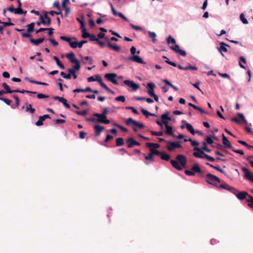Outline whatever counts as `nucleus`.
Listing matches in <instances>:
<instances>
[{"mask_svg": "<svg viewBox=\"0 0 253 253\" xmlns=\"http://www.w3.org/2000/svg\"><path fill=\"white\" fill-rule=\"evenodd\" d=\"M127 126L131 127L133 131L136 132L138 129L144 127V125L138 122L133 120L131 118H127Z\"/></svg>", "mask_w": 253, "mask_h": 253, "instance_id": "f257e3e1", "label": "nucleus"}, {"mask_svg": "<svg viewBox=\"0 0 253 253\" xmlns=\"http://www.w3.org/2000/svg\"><path fill=\"white\" fill-rule=\"evenodd\" d=\"M67 58L70 61L71 63H75L74 67L77 71H79L81 68L80 64L79 61L75 58V55L74 53L71 52L66 55Z\"/></svg>", "mask_w": 253, "mask_h": 253, "instance_id": "f03ea898", "label": "nucleus"}, {"mask_svg": "<svg viewBox=\"0 0 253 253\" xmlns=\"http://www.w3.org/2000/svg\"><path fill=\"white\" fill-rule=\"evenodd\" d=\"M2 86L3 87V88L5 90H7V92H8L9 93H14V92H19V93H24L25 92L33 93V94L37 93V92H35V91H28V90H24V89H22V90H20L18 89L11 90L9 86L5 83H3L2 84Z\"/></svg>", "mask_w": 253, "mask_h": 253, "instance_id": "7ed1b4c3", "label": "nucleus"}, {"mask_svg": "<svg viewBox=\"0 0 253 253\" xmlns=\"http://www.w3.org/2000/svg\"><path fill=\"white\" fill-rule=\"evenodd\" d=\"M206 181L211 185H215L214 182H220V179L211 173H208L206 175Z\"/></svg>", "mask_w": 253, "mask_h": 253, "instance_id": "20e7f679", "label": "nucleus"}, {"mask_svg": "<svg viewBox=\"0 0 253 253\" xmlns=\"http://www.w3.org/2000/svg\"><path fill=\"white\" fill-rule=\"evenodd\" d=\"M168 145H167V148L169 151H172L176 148L181 147V145L179 144V142H172V141H167Z\"/></svg>", "mask_w": 253, "mask_h": 253, "instance_id": "39448f33", "label": "nucleus"}, {"mask_svg": "<svg viewBox=\"0 0 253 253\" xmlns=\"http://www.w3.org/2000/svg\"><path fill=\"white\" fill-rule=\"evenodd\" d=\"M93 116L97 118V119H96L97 122L99 123L105 124H109L110 123V121L107 119L106 116H104L103 115L98 113H94L93 114Z\"/></svg>", "mask_w": 253, "mask_h": 253, "instance_id": "423d86ee", "label": "nucleus"}, {"mask_svg": "<svg viewBox=\"0 0 253 253\" xmlns=\"http://www.w3.org/2000/svg\"><path fill=\"white\" fill-rule=\"evenodd\" d=\"M35 23L32 22L30 24L27 25V31L28 33H22V36L23 38H31L32 37V35L30 34V33L32 32L34 29Z\"/></svg>", "mask_w": 253, "mask_h": 253, "instance_id": "0eeeda50", "label": "nucleus"}, {"mask_svg": "<svg viewBox=\"0 0 253 253\" xmlns=\"http://www.w3.org/2000/svg\"><path fill=\"white\" fill-rule=\"evenodd\" d=\"M117 74L115 73H107L105 74V78L109 81L112 82L114 84H118V82L116 79Z\"/></svg>", "mask_w": 253, "mask_h": 253, "instance_id": "6e6552de", "label": "nucleus"}, {"mask_svg": "<svg viewBox=\"0 0 253 253\" xmlns=\"http://www.w3.org/2000/svg\"><path fill=\"white\" fill-rule=\"evenodd\" d=\"M127 60L142 64H146V63L143 61V59L137 55H132L127 57Z\"/></svg>", "mask_w": 253, "mask_h": 253, "instance_id": "1a4fd4ad", "label": "nucleus"}, {"mask_svg": "<svg viewBox=\"0 0 253 253\" xmlns=\"http://www.w3.org/2000/svg\"><path fill=\"white\" fill-rule=\"evenodd\" d=\"M242 170L245 173V177L246 178L251 181L253 183V174L249 170V169L245 168L242 167Z\"/></svg>", "mask_w": 253, "mask_h": 253, "instance_id": "9d476101", "label": "nucleus"}, {"mask_svg": "<svg viewBox=\"0 0 253 253\" xmlns=\"http://www.w3.org/2000/svg\"><path fill=\"white\" fill-rule=\"evenodd\" d=\"M155 87L156 85L155 84L152 82L148 83L147 84V88H148L147 93L150 96H152L155 94L154 88Z\"/></svg>", "mask_w": 253, "mask_h": 253, "instance_id": "9b49d317", "label": "nucleus"}, {"mask_svg": "<svg viewBox=\"0 0 253 253\" xmlns=\"http://www.w3.org/2000/svg\"><path fill=\"white\" fill-rule=\"evenodd\" d=\"M176 159L180 163V165L183 168L186 166L187 160L185 156L182 155H177Z\"/></svg>", "mask_w": 253, "mask_h": 253, "instance_id": "f8f14e48", "label": "nucleus"}, {"mask_svg": "<svg viewBox=\"0 0 253 253\" xmlns=\"http://www.w3.org/2000/svg\"><path fill=\"white\" fill-rule=\"evenodd\" d=\"M170 48L174 50L175 52L178 53L180 55L185 56L186 55V52L185 51L180 49L179 46L175 43L174 46H170Z\"/></svg>", "mask_w": 253, "mask_h": 253, "instance_id": "ddd939ff", "label": "nucleus"}, {"mask_svg": "<svg viewBox=\"0 0 253 253\" xmlns=\"http://www.w3.org/2000/svg\"><path fill=\"white\" fill-rule=\"evenodd\" d=\"M194 150L197 151V152L193 153V156L194 157L201 159L204 158V155L205 153L200 148L194 147Z\"/></svg>", "mask_w": 253, "mask_h": 253, "instance_id": "4468645a", "label": "nucleus"}, {"mask_svg": "<svg viewBox=\"0 0 253 253\" xmlns=\"http://www.w3.org/2000/svg\"><path fill=\"white\" fill-rule=\"evenodd\" d=\"M127 86L131 88L132 91H135L140 87V85L138 84L129 80H127Z\"/></svg>", "mask_w": 253, "mask_h": 253, "instance_id": "2eb2a0df", "label": "nucleus"}, {"mask_svg": "<svg viewBox=\"0 0 253 253\" xmlns=\"http://www.w3.org/2000/svg\"><path fill=\"white\" fill-rule=\"evenodd\" d=\"M223 144L224 146V147L226 148H230L232 150H233V147L228 140L227 138L224 135V134H222Z\"/></svg>", "mask_w": 253, "mask_h": 253, "instance_id": "dca6fc26", "label": "nucleus"}, {"mask_svg": "<svg viewBox=\"0 0 253 253\" xmlns=\"http://www.w3.org/2000/svg\"><path fill=\"white\" fill-rule=\"evenodd\" d=\"M50 118L49 115L46 114L42 116H40L38 121L36 123V125L37 126H41L43 125V121L46 119Z\"/></svg>", "mask_w": 253, "mask_h": 253, "instance_id": "f3484780", "label": "nucleus"}, {"mask_svg": "<svg viewBox=\"0 0 253 253\" xmlns=\"http://www.w3.org/2000/svg\"><path fill=\"white\" fill-rule=\"evenodd\" d=\"M94 135L95 136H98L101 131L105 129V127L98 125H95L94 126Z\"/></svg>", "mask_w": 253, "mask_h": 253, "instance_id": "a211bd4d", "label": "nucleus"}, {"mask_svg": "<svg viewBox=\"0 0 253 253\" xmlns=\"http://www.w3.org/2000/svg\"><path fill=\"white\" fill-rule=\"evenodd\" d=\"M226 46H228L226 43H224V42H221L220 43V46L219 48H218V51L220 52L223 56L224 55L222 52H226L227 51V48H226Z\"/></svg>", "mask_w": 253, "mask_h": 253, "instance_id": "6ab92c4d", "label": "nucleus"}, {"mask_svg": "<svg viewBox=\"0 0 253 253\" xmlns=\"http://www.w3.org/2000/svg\"><path fill=\"white\" fill-rule=\"evenodd\" d=\"M182 123L185 125L186 128L189 132H190L191 133H192L193 135L195 134V130L191 124L187 123L186 121L184 120L182 121Z\"/></svg>", "mask_w": 253, "mask_h": 253, "instance_id": "aec40b11", "label": "nucleus"}, {"mask_svg": "<svg viewBox=\"0 0 253 253\" xmlns=\"http://www.w3.org/2000/svg\"><path fill=\"white\" fill-rule=\"evenodd\" d=\"M30 42L32 43L33 44H34L35 45H39L40 43H41L44 40V39L43 38H40V39H38L37 40H34V39L32 38V37L30 38Z\"/></svg>", "mask_w": 253, "mask_h": 253, "instance_id": "412c9836", "label": "nucleus"}, {"mask_svg": "<svg viewBox=\"0 0 253 253\" xmlns=\"http://www.w3.org/2000/svg\"><path fill=\"white\" fill-rule=\"evenodd\" d=\"M219 187L223 189H227L228 191H230L233 193H234L237 191V190L235 189L234 187L230 186L227 184H220L219 185Z\"/></svg>", "mask_w": 253, "mask_h": 253, "instance_id": "4be33fe9", "label": "nucleus"}, {"mask_svg": "<svg viewBox=\"0 0 253 253\" xmlns=\"http://www.w3.org/2000/svg\"><path fill=\"white\" fill-rule=\"evenodd\" d=\"M170 163L175 169H177V170H180L182 169V167L181 165H180L178 163V162L176 161L171 160H170Z\"/></svg>", "mask_w": 253, "mask_h": 253, "instance_id": "5701e85b", "label": "nucleus"}, {"mask_svg": "<svg viewBox=\"0 0 253 253\" xmlns=\"http://www.w3.org/2000/svg\"><path fill=\"white\" fill-rule=\"evenodd\" d=\"M236 197L239 200H244L246 198L247 196H249L247 192H246L245 191L240 192L239 193H238L237 194H236Z\"/></svg>", "mask_w": 253, "mask_h": 253, "instance_id": "b1692460", "label": "nucleus"}, {"mask_svg": "<svg viewBox=\"0 0 253 253\" xmlns=\"http://www.w3.org/2000/svg\"><path fill=\"white\" fill-rule=\"evenodd\" d=\"M95 81H97L103 88H108V86L102 82L101 78L99 75L95 76Z\"/></svg>", "mask_w": 253, "mask_h": 253, "instance_id": "393cba45", "label": "nucleus"}, {"mask_svg": "<svg viewBox=\"0 0 253 253\" xmlns=\"http://www.w3.org/2000/svg\"><path fill=\"white\" fill-rule=\"evenodd\" d=\"M192 170L195 173H202V170L198 164H195L192 168Z\"/></svg>", "mask_w": 253, "mask_h": 253, "instance_id": "a878e982", "label": "nucleus"}, {"mask_svg": "<svg viewBox=\"0 0 253 253\" xmlns=\"http://www.w3.org/2000/svg\"><path fill=\"white\" fill-rule=\"evenodd\" d=\"M136 141L132 138H127V147H132L135 145Z\"/></svg>", "mask_w": 253, "mask_h": 253, "instance_id": "bb28decb", "label": "nucleus"}, {"mask_svg": "<svg viewBox=\"0 0 253 253\" xmlns=\"http://www.w3.org/2000/svg\"><path fill=\"white\" fill-rule=\"evenodd\" d=\"M166 130L165 132L169 135L172 136L173 137H175V135L173 133L172 131V127L170 126H168L166 127Z\"/></svg>", "mask_w": 253, "mask_h": 253, "instance_id": "cd10ccee", "label": "nucleus"}, {"mask_svg": "<svg viewBox=\"0 0 253 253\" xmlns=\"http://www.w3.org/2000/svg\"><path fill=\"white\" fill-rule=\"evenodd\" d=\"M160 155L161 156V159H162L163 160L168 161L170 159L169 155L165 153V152H161Z\"/></svg>", "mask_w": 253, "mask_h": 253, "instance_id": "c85d7f7f", "label": "nucleus"}, {"mask_svg": "<svg viewBox=\"0 0 253 253\" xmlns=\"http://www.w3.org/2000/svg\"><path fill=\"white\" fill-rule=\"evenodd\" d=\"M146 146L148 148H152L155 149L159 148L160 146L159 144L153 143H147Z\"/></svg>", "mask_w": 253, "mask_h": 253, "instance_id": "c756f323", "label": "nucleus"}, {"mask_svg": "<svg viewBox=\"0 0 253 253\" xmlns=\"http://www.w3.org/2000/svg\"><path fill=\"white\" fill-rule=\"evenodd\" d=\"M141 111L142 113L146 117H148L149 116H155V115L154 114L149 112L147 110L142 108L141 109Z\"/></svg>", "mask_w": 253, "mask_h": 253, "instance_id": "7c9ffc66", "label": "nucleus"}, {"mask_svg": "<svg viewBox=\"0 0 253 253\" xmlns=\"http://www.w3.org/2000/svg\"><path fill=\"white\" fill-rule=\"evenodd\" d=\"M26 110L27 112H30L31 114H33L35 112V109L34 108H32V105L29 104H26Z\"/></svg>", "mask_w": 253, "mask_h": 253, "instance_id": "2f4dec72", "label": "nucleus"}, {"mask_svg": "<svg viewBox=\"0 0 253 253\" xmlns=\"http://www.w3.org/2000/svg\"><path fill=\"white\" fill-rule=\"evenodd\" d=\"M148 35L149 38H152V41L153 42H155L156 41V37L157 36L156 34L154 32H148Z\"/></svg>", "mask_w": 253, "mask_h": 253, "instance_id": "473e14b6", "label": "nucleus"}, {"mask_svg": "<svg viewBox=\"0 0 253 253\" xmlns=\"http://www.w3.org/2000/svg\"><path fill=\"white\" fill-rule=\"evenodd\" d=\"M53 59L55 60L57 65L59 67H60L62 69H64L65 68L64 65L60 61L59 58L57 56H54Z\"/></svg>", "mask_w": 253, "mask_h": 253, "instance_id": "72a5a7b5", "label": "nucleus"}, {"mask_svg": "<svg viewBox=\"0 0 253 253\" xmlns=\"http://www.w3.org/2000/svg\"><path fill=\"white\" fill-rule=\"evenodd\" d=\"M107 45L109 47L112 48L113 49H114V50H115L116 51H119L120 49V48L118 46H117V45H113L110 42H108L107 43Z\"/></svg>", "mask_w": 253, "mask_h": 253, "instance_id": "f704fd0d", "label": "nucleus"}, {"mask_svg": "<svg viewBox=\"0 0 253 253\" xmlns=\"http://www.w3.org/2000/svg\"><path fill=\"white\" fill-rule=\"evenodd\" d=\"M83 34L82 37L84 39L89 38L90 37V34L86 32V30L85 27L82 29Z\"/></svg>", "mask_w": 253, "mask_h": 253, "instance_id": "c9c22d12", "label": "nucleus"}, {"mask_svg": "<svg viewBox=\"0 0 253 253\" xmlns=\"http://www.w3.org/2000/svg\"><path fill=\"white\" fill-rule=\"evenodd\" d=\"M124 144V140L121 137H119L116 139V146H121Z\"/></svg>", "mask_w": 253, "mask_h": 253, "instance_id": "e433bc0d", "label": "nucleus"}, {"mask_svg": "<svg viewBox=\"0 0 253 253\" xmlns=\"http://www.w3.org/2000/svg\"><path fill=\"white\" fill-rule=\"evenodd\" d=\"M169 112H167L161 115L162 120H170L171 118L169 116Z\"/></svg>", "mask_w": 253, "mask_h": 253, "instance_id": "4c0bfd02", "label": "nucleus"}, {"mask_svg": "<svg viewBox=\"0 0 253 253\" xmlns=\"http://www.w3.org/2000/svg\"><path fill=\"white\" fill-rule=\"evenodd\" d=\"M29 82L32 84H40V85H48V84L46 83L41 82H39V81H36L29 80Z\"/></svg>", "mask_w": 253, "mask_h": 253, "instance_id": "58836bf2", "label": "nucleus"}, {"mask_svg": "<svg viewBox=\"0 0 253 253\" xmlns=\"http://www.w3.org/2000/svg\"><path fill=\"white\" fill-rule=\"evenodd\" d=\"M249 199H247L248 202V206L250 208L253 209V197L252 196H248Z\"/></svg>", "mask_w": 253, "mask_h": 253, "instance_id": "ea45409f", "label": "nucleus"}, {"mask_svg": "<svg viewBox=\"0 0 253 253\" xmlns=\"http://www.w3.org/2000/svg\"><path fill=\"white\" fill-rule=\"evenodd\" d=\"M26 11L24 12L23 9L21 8V7H18L17 8H15V13L17 14H26Z\"/></svg>", "mask_w": 253, "mask_h": 253, "instance_id": "a19ab883", "label": "nucleus"}, {"mask_svg": "<svg viewBox=\"0 0 253 253\" xmlns=\"http://www.w3.org/2000/svg\"><path fill=\"white\" fill-rule=\"evenodd\" d=\"M150 154L153 156L154 155H160L161 152L159 151L158 150L153 149L152 148H150Z\"/></svg>", "mask_w": 253, "mask_h": 253, "instance_id": "79ce46f5", "label": "nucleus"}, {"mask_svg": "<svg viewBox=\"0 0 253 253\" xmlns=\"http://www.w3.org/2000/svg\"><path fill=\"white\" fill-rule=\"evenodd\" d=\"M167 42L168 44H175L176 42L174 38H173L171 36H169L168 37V38L167 39Z\"/></svg>", "mask_w": 253, "mask_h": 253, "instance_id": "37998d69", "label": "nucleus"}, {"mask_svg": "<svg viewBox=\"0 0 253 253\" xmlns=\"http://www.w3.org/2000/svg\"><path fill=\"white\" fill-rule=\"evenodd\" d=\"M82 59H83V62L84 64L86 63V62L85 61H85L88 60L89 64L90 65H91L93 63V61L92 60V58L89 56H85V57H82Z\"/></svg>", "mask_w": 253, "mask_h": 253, "instance_id": "c03bdc74", "label": "nucleus"}, {"mask_svg": "<svg viewBox=\"0 0 253 253\" xmlns=\"http://www.w3.org/2000/svg\"><path fill=\"white\" fill-rule=\"evenodd\" d=\"M203 147L200 148L203 151H205L207 152L210 153L211 152V150L209 149L207 146V143L205 142H203Z\"/></svg>", "mask_w": 253, "mask_h": 253, "instance_id": "a18cd8bd", "label": "nucleus"}, {"mask_svg": "<svg viewBox=\"0 0 253 253\" xmlns=\"http://www.w3.org/2000/svg\"><path fill=\"white\" fill-rule=\"evenodd\" d=\"M206 143L207 144H211V146L214 143L212 139V136H208L206 138Z\"/></svg>", "mask_w": 253, "mask_h": 253, "instance_id": "49530a36", "label": "nucleus"}, {"mask_svg": "<svg viewBox=\"0 0 253 253\" xmlns=\"http://www.w3.org/2000/svg\"><path fill=\"white\" fill-rule=\"evenodd\" d=\"M240 18L241 21L244 24H247L248 23V21L246 18H245L244 14L243 13H241L240 15Z\"/></svg>", "mask_w": 253, "mask_h": 253, "instance_id": "de8ad7c7", "label": "nucleus"}, {"mask_svg": "<svg viewBox=\"0 0 253 253\" xmlns=\"http://www.w3.org/2000/svg\"><path fill=\"white\" fill-rule=\"evenodd\" d=\"M0 100L3 101L5 103H6L8 105H10L12 102V100L4 97H0Z\"/></svg>", "mask_w": 253, "mask_h": 253, "instance_id": "09e8293b", "label": "nucleus"}, {"mask_svg": "<svg viewBox=\"0 0 253 253\" xmlns=\"http://www.w3.org/2000/svg\"><path fill=\"white\" fill-rule=\"evenodd\" d=\"M130 51L132 55H135V53H136L138 54L140 52L139 50L136 51V49L134 46H132L130 49Z\"/></svg>", "mask_w": 253, "mask_h": 253, "instance_id": "8fccbe9b", "label": "nucleus"}, {"mask_svg": "<svg viewBox=\"0 0 253 253\" xmlns=\"http://www.w3.org/2000/svg\"><path fill=\"white\" fill-rule=\"evenodd\" d=\"M60 39L63 41H65L68 42L70 43L72 41V39L70 37H66V36H60Z\"/></svg>", "mask_w": 253, "mask_h": 253, "instance_id": "3c124183", "label": "nucleus"}, {"mask_svg": "<svg viewBox=\"0 0 253 253\" xmlns=\"http://www.w3.org/2000/svg\"><path fill=\"white\" fill-rule=\"evenodd\" d=\"M212 148H217L218 149L222 150L223 146L219 143H214L211 146Z\"/></svg>", "mask_w": 253, "mask_h": 253, "instance_id": "603ef678", "label": "nucleus"}, {"mask_svg": "<svg viewBox=\"0 0 253 253\" xmlns=\"http://www.w3.org/2000/svg\"><path fill=\"white\" fill-rule=\"evenodd\" d=\"M150 132L152 135H155V136H162L163 135V132L162 131L156 132V131L151 130Z\"/></svg>", "mask_w": 253, "mask_h": 253, "instance_id": "864d4df0", "label": "nucleus"}, {"mask_svg": "<svg viewBox=\"0 0 253 253\" xmlns=\"http://www.w3.org/2000/svg\"><path fill=\"white\" fill-rule=\"evenodd\" d=\"M70 45L71 46V47H72L73 48H77V47H79V42H78L77 41H75V42L71 41V42L70 43Z\"/></svg>", "mask_w": 253, "mask_h": 253, "instance_id": "5fc2aeb1", "label": "nucleus"}, {"mask_svg": "<svg viewBox=\"0 0 253 253\" xmlns=\"http://www.w3.org/2000/svg\"><path fill=\"white\" fill-rule=\"evenodd\" d=\"M60 75L63 78H65L66 79H68V80H69V79H71V76H70V75H68V74H66L65 73H64V72H60Z\"/></svg>", "mask_w": 253, "mask_h": 253, "instance_id": "6e6d98bb", "label": "nucleus"}, {"mask_svg": "<svg viewBox=\"0 0 253 253\" xmlns=\"http://www.w3.org/2000/svg\"><path fill=\"white\" fill-rule=\"evenodd\" d=\"M74 112L77 115L81 116H85L87 113V111L86 110H84L83 111H75Z\"/></svg>", "mask_w": 253, "mask_h": 253, "instance_id": "4d7b16f0", "label": "nucleus"}, {"mask_svg": "<svg viewBox=\"0 0 253 253\" xmlns=\"http://www.w3.org/2000/svg\"><path fill=\"white\" fill-rule=\"evenodd\" d=\"M204 158L207 159L208 160L211 162H214L215 161V158L212 157H211L206 154L204 155Z\"/></svg>", "mask_w": 253, "mask_h": 253, "instance_id": "13d9d810", "label": "nucleus"}, {"mask_svg": "<svg viewBox=\"0 0 253 253\" xmlns=\"http://www.w3.org/2000/svg\"><path fill=\"white\" fill-rule=\"evenodd\" d=\"M198 68L195 66H193L189 64L187 66L184 67V70H197Z\"/></svg>", "mask_w": 253, "mask_h": 253, "instance_id": "bf43d9fd", "label": "nucleus"}, {"mask_svg": "<svg viewBox=\"0 0 253 253\" xmlns=\"http://www.w3.org/2000/svg\"><path fill=\"white\" fill-rule=\"evenodd\" d=\"M76 71H78L76 69H75V68L73 67V68H70L68 69V75H70V76H71L75 74Z\"/></svg>", "mask_w": 253, "mask_h": 253, "instance_id": "052dcab7", "label": "nucleus"}, {"mask_svg": "<svg viewBox=\"0 0 253 253\" xmlns=\"http://www.w3.org/2000/svg\"><path fill=\"white\" fill-rule=\"evenodd\" d=\"M189 141L191 142V145L193 146H195V147H196V146L199 145V143L195 140H193L191 138L188 139Z\"/></svg>", "mask_w": 253, "mask_h": 253, "instance_id": "680f3d73", "label": "nucleus"}, {"mask_svg": "<svg viewBox=\"0 0 253 253\" xmlns=\"http://www.w3.org/2000/svg\"><path fill=\"white\" fill-rule=\"evenodd\" d=\"M185 173L189 176H194L195 175V172L193 171V170H185Z\"/></svg>", "mask_w": 253, "mask_h": 253, "instance_id": "e2e57ef3", "label": "nucleus"}, {"mask_svg": "<svg viewBox=\"0 0 253 253\" xmlns=\"http://www.w3.org/2000/svg\"><path fill=\"white\" fill-rule=\"evenodd\" d=\"M116 100L118 101L125 102L126 100L125 97L124 96H119L116 98Z\"/></svg>", "mask_w": 253, "mask_h": 253, "instance_id": "0e129e2a", "label": "nucleus"}, {"mask_svg": "<svg viewBox=\"0 0 253 253\" xmlns=\"http://www.w3.org/2000/svg\"><path fill=\"white\" fill-rule=\"evenodd\" d=\"M145 159L146 160H150V161H152V162L154 161L153 156L150 153L148 155L145 156Z\"/></svg>", "mask_w": 253, "mask_h": 253, "instance_id": "69168bd1", "label": "nucleus"}, {"mask_svg": "<svg viewBox=\"0 0 253 253\" xmlns=\"http://www.w3.org/2000/svg\"><path fill=\"white\" fill-rule=\"evenodd\" d=\"M48 95H45V94H43L42 93H39L37 95V98L38 99H42V98H48Z\"/></svg>", "mask_w": 253, "mask_h": 253, "instance_id": "338daca9", "label": "nucleus"}, {"mask_svg": "<svg viewBox=\"0 0 253 253\" xmlns=\"http://www.w3.org/2000/svg\"><path fill=\"white\" fill-rule=\"evenodd\" d=\"M89 40L91 41H96L97 42L98 39L96 38L95 36L93 34H90V37H89Z\"/></svg>", "mask_w": 253, "mask_h": 253, "instance_id": "774afa93", "label": "nucleus"}]
</instances>
